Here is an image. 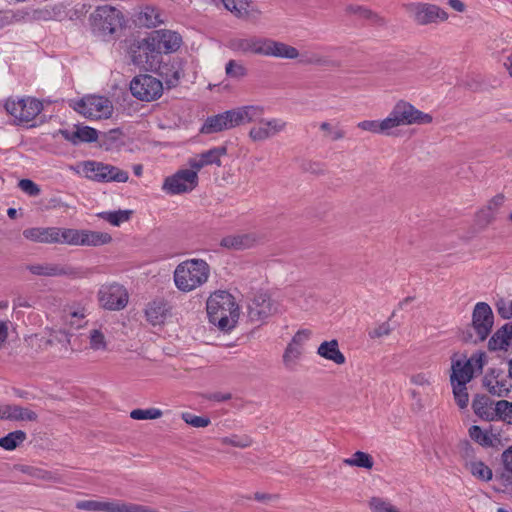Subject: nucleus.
Here are the masks:
<instances>
[{
  "instance_id": "obj_39",
  "label": "nucleus",
  "mask_w": 512,
  "mask_h": 512,
  "mask_svg": "<svg viewBox=\"0 0 512 512\" xmlns=\"http://www.w3.org/2000/svg\"><path fill=\"white\" fill-rule=\"evenodd\" d=\"M82 245L81 246H101L108 244L112 241L110 234L106 232L91 231L83 229L82 232Z\"/></svg>"
},
{
  "instance_id": "obj_2",
  "label": "nucleus",
  "mask_w": 512,
  "mask_h": 512,
  "mask_svg": "<svg viewBox=\"0 0 512 512\" xmlns=\"http://www.w3.org/2000/svg\"><path fill=\"white\" fill-rule=\"evenodd\" d=\"M210 277V266L198 258L187 259L179 263L173 273L176 288L189 293L204 285Z\"/></svg>"
},
{
  "instance_id": "obj_17",
  "label": "nucleus",
  "mask_w": 512,
  "mask_h": 512,
  "mask_svg": "<svg viewBox=\"0 0 512 512\" xmlns=\"http://www.w3.org/2000/svg\"><path fill=\"white\" fill-rule=\"evenodd\" d=\"M257 122L248 133L253 142L266 141L283 132L287 126V123L280 118L263 119L261 117Z\"/></svg>"
},
{
  "instance_id": "obj_62",
  "label": "nucleus",
  "mask_w": 512,
  "mask_h": 512,
  "mask_svg": "<svg viewBox=\"0 0 512 512\" xmlns=\"http://www.w3.org/2000/svg\"><path fill=\"white\" fill-rule=\"evenodd\" d=\"M506 201V197L504 194L499 193L496 194L494 197H492L486 206V210L490 213V218H493V216L499 211V209L504 205Z\"/></svg>"
},
{
  "instance_id": "obj_54",
  "label": "nucleus",
  "mask_w": 512,
  "mask_h": 512,
  "mask_svg": "<svg viewBox=\"0 0 512 512\" xmlns=\"http://www.w3.org/2000/svg\"><path fill=\"white\" fill-rule=\"evenodd\" d=\"M369 508L372 512H400L389 501L380 497H372L369 500Z\"/></svg>"
},
{
  "instance_id": "obj_18",
  "label": "nucleus",
  "mask_w": 512,
  "mask_h": 512,
  "mask_svg": "<svg viewBox=\"0 0 512 512\" xmlns=\"http://www.w3.org/2000/svg\"><path fill=\"white\" fill-rule=\"evenodd\" d=\"M310 335L311 331L308 329L299 330L288 343L283 353V364L287 369L293 370L296 368L303 355L304 344L310 338Z\"/></svg>"
},
{
  "instance_id": "obj_9",
  "label": "nucleus",
  "mask_w": 512,
  "mask_h": 512,
  "mask_svg": "<svg viewBox=\"0 0 512 512\" xmlns=\"http://www.w3.org/2000/svg\"><path fill=\"white\" fill-rule=\"evenodd\" d=\"M406 12L418 25L444 22L448 20V13L439 6L430 3L413 2L406 4Z\"/></svg>"
},
{
  "instance_id": "obj_44",
  "label": "nucleus",
  "mask_w": 512,
  "mask_h": 512,
  "mask_svg": "<svg viewBox=\"0 0 512 512\" xmlns=\"http://www.w3.org/2000/svg\"><path fill=\"white\" fill-rule=\"evenodd\" d=\"M26 438L27 435L24 431L16 430L10 432L6 436L0 438V447L8 451L14 450L22 444Z\"/></svg>"
},
{
  "instance_id": "obj_59",
  "label": "nucleus",
  "mask_w": 512,
  "mask_h": 512,
  "mask_svg": "<svg viewBox=\"0 0 512 512\" xmlns=\"http://www.w3.org/2000/svg\"><path fill=\"white\" fill-rule=\"evenodd\" d=\"M181 417L186 424L195 428L207 427L211 422L208 417L197 416L188 412L182 413Z\"/></svg>"
},
{
  "instance_id": "obj_14",
  "label": "nucleus",
  "mask_w": 512,
  "mask_h": 512,
  "mask_svg": "<svg viewBox=\"0 0 512 512\" xmlns=\"http://www.w3.org/2000/svg\"><path fill=\"white\" fill-rule=\"evenodd\" d=\"M34 275L46 277H68L71 279L83 276L81 268L66 263H37L27 266Z\"/></svg>"
},
{
  "instance_id": "obj_43",
  "label": "nucleus",
  "mask_w": 512,
  "mask_h": 512,
  "mask_svg": "<svg viewBox=\"0 0 512 512\" xmlns=\"http://www.w3.org/2000/svg\"><path fill=\"white\" fill-rule=\"evenodd\" d=\"M20 470L21 472L28 474L35 479L53 483L61 482L60 476L52 471L40 469L33 466H22Z\"/></svg>"
},
{
  "instance_id": "obj_46",
  "label": "nucleus",
  "mask_w": 512,
  "mask_h": 512,
  "mask_svg": "<svg viewBox=\"0 0 512 512\" xmlns=\"http://www.w3.org/2000/svg\"><path fill=\"white\" fill-rule=\"evenodd\" d=\"M292 301L302 309H309L316 302L315 296L312 292L304 289H297L294 291Z\"/></svg>"
},
{
  "instance_id": "obj_13",
  "label": "nucleus",
  "mask_w": 512,
  "mask_h": 512,
  "mask_svg": "<svg viewBox=\"0 0 512 512\" xmlns=\"http://www.w3.org/2000/svg\"><path fill=\"white\" fill-rule=\"evenodd\" d=\"M128 298L126 289L118 283L102 285L98 291L100 305L111 311L124 309L128 303Z\"/></svg>"
},
{
  "instance_id": "obj_36",
  "label": "nucleus",
  "mask_w": 512,
  "mask_h": 512,
  "mask_svg": "<svg viewBox=\"0 0 512 512\" xmlns=\"http://www.w3.org/2000/svg\"><path fill=\"white\" fill-rule=\"evenodd\" d=\"M465 467L473 477L480 481L489 482L493 478L492 469L482 461H466Z\"/></svg>"
},
{
  "instance_id": "obj_47",
  "label": "nucleus",
  "mask_w": 512,
  "mask_h": 512,
  "mask_svg": "<svg viewBox=\"0 0 512 512\" xmlns=\"http://www.w3.org/2000/svg\"><path fill=\"white\" fill-rule=\"evenodd\" d=\"M89 348L93 351H105L107 349V340L101 329H92L89 331Z\"/></svg>"
},
{
  "instance_id": "obj_15",
  "label": "nucleus",
  "mask_w": 512,
  "mask_h": 512,
  "mask_svg": "<svg viewBox=\"0 0 512 512\" xmlns=\"http://www.w3.org/2000/svg\"><path fill=\"white\" fill-rule=\"evenodd\" d=\"M266 41L267 37L243 35L230 38L226 46L236 53L264 56Z\"/></svg>"
},
{
  "instance_id": "obj_60",
  "label": "nucleus",
  "mask_w": 512,
  "mask_h": 512,
  "mask_svg": "<svg viewBox=\"0 0 512 512\" xmlns=\"http://www.w3.org/2000/svg\"><path fill=\"white\" fill-rule=\"evenodd\" d=\"M320 129L325 132V137L332 141H337L345 137V131L338 127H333L329 122H322Z\"/></svg>"
},
{
  "instance_id": "obj_55",
  "label": "nucleus",
  "mask_w": 512,
  "mask_h": 512,
  "mask_svg": "<svg viewBox=\"0 0 512 512\" xmlns=\"http://www.w3.org/2000/svg\"><path fill=\"white\" fill-rule=\"evenodd\" d=\"M301 63L314 66H330L333 62L327 57L317 53H304L301 55Z\"/></svg>"
},
{
  "instance_id": "obj_3",
  "label": "nucleus",
  "mask_w": 512,
  "mask_h": 512,
  "mask_svg": "<svg viewBox=\"0 0 512 512\" xmlns=\"http://www.w3.org/2000/svg\"><path fill=\"white\" fill-rule=\"evenodd\" d=\"M386 121L391 134L394 135V130L400 126L430 124L433 121V117L428 113L418 110L408 101L399 100L386 117Z\"/></svg>"
},
{
  "instance_id": "obj_20",
  "label": "nucleus",
  "mask_w": 512,
  "mask_h": 512,
  "mask_svg": "<svg viewBox=\"0 0 512 512\" xmlns=\"http://www.w3.org/2000/svg\"><path fill=\"white\" fill-rule=\"evenodd\" d=\"M224 7L235 17L246 21H257L261 10L251 0H222Z\"/></svg>"
},
{
  "instance_id": "obj_63",
  "label": "nucleus",
  "mask_w": 512,
  "mask_h": 512,
  "mask_svg": "<svg viewBox=\"0 0 512 512\" xmlns=\"http://www.w3.org/2000/svg\"><path fill=\"white\" fill-rule=\"evenodd\" d=\"M19 188L28 194L29 196H38L40 194V188L30 179H22L18 184Z\"/></svg>"
},
{
  "instance_id": "obj_48",
  "label": "nucleus",
  "mask_w": 512,
  "mask_h": 512,
  "mask_svg": "<svg viewBox=\"0 0 512 512\" xmlns=\"http://www.w3.org/2000/svg\"><path fill=\"white\" fill-rule=\"evenodd\" d=\"M130 210H118L114 212H101L98 216L114 226L127 222L131 216Z\"/></svg>"
},
{
  "instance_id": "obj_42",
  "label": "nucleus",
  "mask_w": 512,
  "mask_h": 512,
  "mask_svg": "<svg viewBox=\"0 0 512 512\" xmlns=\"http://www.w3.org/2000/svg\"><path fill=\"white\" fill-rule=\"evenodd\" d=\"M490 350H508L512 347L511 338L507 334V325L499 329L489 340Z\"/></svg>"
},
{
  "instance_id": "obj_37",
  "label": "nucleus",
  "mask_w": 512,
  "mask_h": 512,
  "mask_svg": "<svg viewBox=\"0 0 512 512\" xmlns=\"http://www.w3.org/2000/svg\"><path fill=\"white\" fill-rule=\"evenodd\" d=\"M103 172H101L100 177H98V182H119L124 183L127 182L129 176L128 173L124 170L119 169L116 166L105 164L101 167Z\"/></svg>"
},
{
  "instance_id": "obj_33",
  "label": "nucleus",
  "mask_w": 512,
  "mask_h": 512,
  "mask_svg": "<svg viewBox=\"0 0 512 512\" xmlns=\"http://www.w3.org/2000/svg\"><path fill=\"white\" fill-rule=\"evenodd\" d=\"M4 409V420L34 422L38 418L36 412L19 405H5Z\"/></svg>"
},
{
  "instance_id": "obj_19",
  "label": "nucleus",
  "mask_w": 512,
  "mask_h": 512,
  "mask_svg": "<svg viewBox=\"0 0 512 512\" xmlns=\"http://www.w3.org/2000/svg\"><path fill=\"white\" fill-rule=\"evenodd\" d=\"M493 312L487 303L479 302L475 305L472 315V326L479 341H484L493 327Z\"/></svg>"
},
{
  "instance_id": "obj_45",
  "label": "nucleus",
  "mask_w": 512,
  "mask_h": 512,
  "mask_svg": "<svg viewBox=\"0 0 512 512\" xmlns=\"http://www.w3.org/2000/svg\"><path fill=\"white\" fill-rule=\"evenodd\" d=\"M225 74L228 78L241 80L248 75V69L240 61L231 59L225 65Z\"/></svg>"
},
{
  "instance_id": "obj_4",
  "label": "nucleus",
  "mask_w": 512,
  "mask_h": 512,
  "mask_svg": "<svg viewBox=\"0 0 512 512\" xmlns=\"http://www.w3.org/2000/svg\"><path fill=\"white\" fill-rule=\"evenodd\" d=\"M75 506L90 512H160L150 506L114 499L81 500Z\"/></svg>"
},
{
  "instance_id": "obj_53",
  "label": "nucleus",
  "mask_w": 512,
  "mask_h": 512,
  "mask_svg": "<svg viewBox=\"0 0 512 512\" xmlns=\"http://www.w3.org/2000/svg\"><path fill=\"white\" fill-rule=\"evenodd\" d=\"M162 415L163 412L158 408L134 409L130 412V417L134 420H154Z\"/></svg>"
},
{
  "instance_id": "obj_29",
  "label": "nucleus",
  "mask_w": 512,
  "mask_h": 512,
  "mask_svg": "<svg viewBox=\"0 0 512 512\" xmlns=\"http://www.w3.org/2000/svg\"><path fill=\"white\" fill-rule=\"evenodd\" d=\"M145 315L150 324L159 325L170 315V307L164 300H154L147 305Z\"/></svg>"
},
{
  "instance_id": "obj_24",
  "label": "nucleus",
  "mask_w": 512,
  "mask_h": 512,
  "mask_svg": "<svg viewBox=\"0 0 512 512\" xmlns=\"http://www.w3.org/2000/svg\"><path fill=\"white\" fill-rule=\"evenodd\" d=\"M264 111L265 109L261 105H245L231 109L236 127L258 121L263 116Z\"/></svg>"
},
{
  "instance_id": "obj_34",
  "label": "nucleus",
  "mask_w": 512,
  "mask_h": 512,
  "mask_svg": "<svg viewBox=\"0 0 512 512\" xmlns=\"http://www.w3.org/2000/svg\"><path fill=\"white\" fill-rule=\"evenodd\" d=\"M139 22L147 28H155L164 23V20L161 17V11L154 6H144L139 15Z\"/></svg>"
},
{
  "instance_id": "obj_58",
  "label": "nucleus",
  "mask_w": 512,
  "mask_h": 512,
  "mask_svg": "<svg viewBox=\"0 0 512 512\" xmlns=\"http://www.w3.org/2000/svg\"><path fill=\"white\" fill-rule=\"evenodd\" d=\"M345 12L347 15H355L361 19H372L373 17H375L374 13L371 10L364 6L356 4L347 5L345 7Z\"/></svg>"
},
{
  "instance_id": "obj_6",
  "label": "nucleus",
  "mask_w": 512,
  "mask_h": 512,
  "mask_svg": "<svg viewBox=\"0 0 512 512\" xmlns=\"http://www.w3.org/2000/svg\"><path fill=\"white\" fill-rule=\"evenodd\" d=\"M162 50L155 32L138 43L137 49L132 50V62L145 69H153L159 62Z\"/></svg>"
},
{
  "instance_id": "obj_12",
  "label": "nucleus",
  "mask_w": 512,
  "mask_h": 512,
  "mask_svg": "<svg viewBox=\"0 0 512 512\" xmlns=\"http://www.w3.org/2000/svg\"><path fill=\"white\" fill-rule=\"evenodd\" d=\"M5 109L18 123H28L42 111L43 105L39 100L30 97L17 101L8 99Z\"/></svg>"
},
{
  "instance_id": "obj_32",
  "label": "nucleus",
  "mask_w": 512,
  "mask_h": 512,
  "mask_svg": "<svg viewBox=\"0 0 512 512\" xmlns=\"http://www.w3.org/2000/svg\"><path fill=\"white\" fill-rule=\"evenodd\" d=\"M317 354L337 365H343L346 362L344 354L339 349L338 341L335 339L322 342L317 349Z\"/></svg>"
},
{
  "instance_id": "obj_7",
  "label": "nucleus",
  "mask_w": 512,
  "mask_h": 512,
  "mask_svg": "<svg viewBox=\"0 0 512 512\" xmlns=\"http://www.w3.org/2000/svg\"><path fill=\"white\" fill-rule=\"evenodd\" d=\"M130 91L138 100L152 102L162 96L163 83L152 75L142 74L131 80Z\"/></svg>"
},
{
  "instance_id": "obj_40",
  "label": "nucleus",
  "mask_w": 512,
  "mask_h": 512,
  "mask_svg": "<svg viewBox=\"0 0 512 512\" xmlns=\"http://www.w3.org/2000/svg\"><path fill=\"white\" fill-rule=\"evenodd\" d=\"M82 232H83V230L58 227L56 243L67 244V245H72V246H81L82 245V240H81Z\"/></svg>"
},
{
  "instance_id": "obj_1",
  "label": "nucleus",
  "mask_w": 512,
  "mask_h": 512,
  "mask_svg": "<svg viewBox=\"0 0 512 512\" xmlns=\"http://www.w3.org/2000/svg\"><path fill=\"white\" fill-rule=\"evenodd\" d=\"M207 314L210 323L223 332H229L238 322L240 310L230 293L217 291L207 300Z\"/></svg>"
},
{
  "instance_id": "obj_10",
  "label": "nucleus",
  "mask_w": 512,
  "mask_h": 512,
  "mask_svg": "<svg viewBox=\"0 0 512 512\" xmlns=\"http://www.w3.org/2000/svg\"><path fill=\"white\" fill-rule=\"evenodd\" d=\"M75 110L91 119H107L113 113L112 102L103 96L89 95L75 105Z\"/></svg>"
},
{
  "instance_id": "obj_16",
  "label": "nucleus",
  "mask_w": 512,
  "mask_h": 512,
  "mask_svg": "<svg viewBox=\"0 0 512 512\" xmlns=\"http://www.w3.org/2000/svg\"><path fill=\"white\" fill-rule=\"evenodd\" d=\"M483 361L481 355H473L468 360H452L450 375L451 384H467L473 378L474 369L481 370Z\"/></svg>"
},
{
  "instance_id": "obj_57",
  "label": "nucleus",
  "mask_w": 512,
  "mask_h": 512,
  "mask_svg": "<svg viewBox=\"0 0 512 512\" xmlns=\"http://www.w3.org/2000/svg\"><path fill=\"white\" fill-rule=\"evenodd\" d=\"M411 384L421 387L423 389L432 386V374L430 372H418L410 376Z\"/></svg>"
},
{
  "instance_id": "obj_35",
  "label": "nucleus",
  "mask_w": 512,
  "mask_h": 512,
  "mask_svg": "<svg viewBox=\"0 0 512 512\" xmlns=\"http://www.w3.org/2000/svg\"><path fill=\"white\" fill-rule=\"evenodd\" d=\"M469 436L472 440L484 447H492L498 441V435L492 430H483L480 426L473 425L469 428Z\"/></svg>"
},
{
  "instance_id": "obj_26",
  "label": "nucleus",
  "mask_w": 512,
  "mask_h": 512,
  "mask_svg": "<svg viewBox=\"0 0 512 512\" xmlns=\"http://www.w3.org/2000/svg\"><path fill=\"white\" fill-rule=\"evenodd\" d=\"M154 32L162 53L170 54L180 49L183 40L178 32L169 29H159Z\"/></svg>"
},
{
  "instance_id": "obj_56",
  "label": "nucleus",
  "mask_w": 512,
  "mask_h": 512,
  "mask_svg": "<svg viewBox=\"0 0 512 512\" xmlns=\"http://www.w3.org/2000/svg\"><path fill=\"white\" fill-rule=\"evenodd\" d=\"M453 387V394L455 401L459 408L464 409L468 406L469 394L467 392L466 384H451Z\"/></svg>"
},
{
  "instance_id": "obj_50",
  "label": "nucleus",
  "mask_w": 512,
  "mask_h": 512,
  "mask_svg": "<svg viewBox=\"0 0 512 512\" xmlns=\"http://www.w3.org/2000/svg\"><path fill=\"white\" fill-rule=\"evenodd\" d=\"M104 166L103 162L97 161H84L81 163L82 172L86 178L92 181L98 182V177H100L103 169L101 167Z\"/></svg>"
},
{
  "instance_id": "obj_64",
  "label": "nucleus",
  "mask_w": 512,
  "mask_h": 512,
  "mask_svg": "<svg viewBox=\"0 0 512 512\" xmlns=\"http://www.w3.org/2000/svg\"><path fill=\"white\" fill-rule=\"evenodd\" d=\"M501 460L503 468L512 473V446L503 451Z\"/></svg>"
},
{
  "instance_id": "obj_23",
  "label": "nucleus",
  "mask_w": 512,
  "mask_h": 512,
  "mask_svg": "<svg viewBox=\"0 0 512 512\" xmlns=\"http://www.w3.org/2000/svg\"><path fill=\"white\" fill-rule=\"evenodd\" d=\"M231 110L208 117L201 128L203 134H212L235 128Z\"/></svg>"
},
{
  "instance_id": "obj_8",
  "label": "nucleus",
  "mask_w": 512,
  "mask_h": 512,
  "mask_svg": "<svg viewBox=\"0 0 512 512\" xmlns=\"http://www.w3.org/2000/svg\"><path fill=\"white\" fill-rule=\"evenodd\" d=\"M280 312V304L267 292L256 293L248 304V317L254 323H263Z\"/></svg>"
},
{
  "instance_id": "obj_52",
  "label": "nucleus",
  "mask_w": 512,
  "mask_h": 512,
  "mask_svg": "<svg viewBox=\"0 0 512 512\" xmlns=\"http://www.w3.org/2000/svg\"><path fill=\"white\" fill-rule=\"evenodd\" d=\"M227 149L224 146L215 147L208 151L202 153V158H204V162L208 165H221V157L226 155Z\"/></svg>"
},
{
  "instance_id": "obj_49",
  "label": "nucleus",
  "mask_w": 512,
  "mask_h": 512,
  "mask_svg": "<svg viewBox=\"0 0 512 512\" xmlns=\"http://www.w3.org/2000/svg\"><path fill=\"white\" fill-rule=\"evenodd\" d=\"M220 442L222 445H229L236 448L244 449L250 447L253 443V440L248 435L233 434L230 436L222 437L220 439Z\"/></svg>"
},
{
  "instance_id": "obj_27",
  "label": "nucleus",
  "mask_w": 512,
  "mask_h": 512,
  "mask_svg": "<svg viewBox=\"0 0 512 512\" xmlns=\"http://www.w3.org/2000/svg\"><path fill=\"white\" fill-rule=\"evenodd\" d=\"M256 242L257 236L254 233H241L222 238L220 245L227 249L244 250L253 247Z\"/></svg>"
},
{
  "instance_id": "obj_25",
  "label": "nucleus",
  "mask_w": 512,
  "mask_h": 512,
  "mask_svg": "<svg viewBox=\"0 0 512 512\" xmlns=\"http://www.w3.org/2000/svg\"><path fill=\"white\" fill-rule=\"evenodd\" d=\"M59 133L69 142L77 145L82 142H94L98 138L97 130L88 126L75 125L73 130H59Z\"/></svg>"
},
{
  "instance_id": "obj_21",
  "label": "nucleus",
  "mask_w": 512,
  "mask_h": 512,
  "mask_svg": "<svg viewBox=\"0 0 512 512\" xmlns=\"http://www.w3.org/2000/svg\"><path fill=\"white\" fill-rule=\"evenodd\" d=\"M483 386L494 396L506 397L511 389V379L507 377L501 370H492L483 378Z\"/></svg>"
},
{
  "instance_id": "obj_28",
  "label": "nucleus",
  "mask_w": 512,
  "mask_h": 512,
  "mask_svg": "<svg viewBox=\"0 0 512 512\" xmlns=\"http://www.w3.org/2000/svg\"><path fill=\"white\" fill-rule=\"evenodd\" d=\"M58 227H33L23 231V236L32 242L53 244L57 241Z\"/></svg>"
},
{
  "instance_id": "obj_30",
  "label": "nucleus",
  "mask_w": 512,
  "mask_h": 512,
  "mask_svg": "<svg viewBox=\"0 0 512 512\" xmlns=\"http://www.w3.org/2000/svg\"><path fill=\"white\" fill-rule=\"evenodd\" d=\"M474 413L483 420H496V402L486 395H478L472 402Z\"/></svg>"
},
{
  "instance_id": "obj_51",
  "label": "nucleus",
  "mask_w": 512,
  "mask_h": 512,
  "mask_svg": "<svg viewBox=\"0 0 512 512\" xmlns=\"http://www.w3.org/2000/svg\"><path fill=\"white\" fill-rule=\"evenodd\" d=\"M496 420H502L512 425V402L507 400H499L496 402Z\"/></svg>"
},
{
  "instance_id": "obj_61",
  "label": "nucleus",
  "mask_w": 512,
  "mask_h": 512,
  "mask_svg": "<svg viewBox=\"0 0 512 512\" xmlns=\"http://www.w3.org/2000/svg\"><path fill=\"white\" fill-rule=\"evenodd\" d=\"M392 327L388 321L382 322L375 327L369 329L368 336L371 339H378L390 335Z\"/></svg>"
},
{
  "instance_id": "obj_5",
  "label": "nucleus",
  "mask_w": 512,
  "mask_h": 512,
  "mask_svg": "<svg viewBox=\"0 0 512 512\" xmlns=\"http://www.w3.org/2000/svg\"><path fill=\"white\" fill-rule=\"evenodd\" d=\"M92 26L101 35H112L122 26V14L113 6H98L90 15Z\"/></svg>"
},
{
  "instance_id": "obj_22",
  "label": "nucleus",
  "mask_w": 512,
  "mask_h": 512,
  "mask_svg": "<svg viewBox=\"0 0 512 512\" xmlns=\"http://www.w3.org/2000/svg\"><path fill=\"white\" fill-rule=\"evenodd\" d=\"M264 57L294 60L300 57V52L294 46L267 37Z\"/></svg>"
},
{
  "instance_id": "obj_31",
  "label": "nucleus",
  "mask_w": 512,
  "mask_h": 512,
  "mask_svg": "<svg viewBox=\"0 0 512 512\" xmlns=\"http://www.w3.org/2000/svg\"><path fill=\"white\" fill-rule=\"evenodd\" d=\"M160 75L168 88L176 87L184 76V68L180 61L166 63L160 67Z\"/></svg>"
},
{
  "instance_id": "obj_41",
  "label": "nucleus",
  "mask_w": 512,
  "mask_h": 512,
  "mask_svg": "<svg viewBox=\"0 0 512 512\" xmlns=\"http://www.w3.org/2000/svg\"><path fill=\"white\" fill-rule=\"evenodd\" d=\"M343 463L350 467H357L370 470L374 466L373 457L366 452L356 451L350 458L343 460Z\"/></svg>"
},
{
  "instance_id": "obj_38",
  "label": "nucleus",
  "mask_w": 512,
  "mask_h": 512,
  "mask_svg": "<svg viewBox=\"0 0 512 512\" xmlns=\"http://www.w3.org/2000/svg\"><path fill=\"white\" fill-rule=\"evenodd\" d=\"M357 128L372 134L392 136L386 117L382 120H363L357 123Z\"/></svg>"
},
{
  "instance_id": "obj_11",
  "label": "nucleus",
  "mask_w": 512,
  "mask_h": 512,
  "mask_svg": "<svg viewBox=\"0 0 512 512\" xmlns=\"http://www.w3.org/2000/svg\"><path fill=\"white\" fill-rule=\"evenodd\" d=\"M198 181L196 171L180 169L164 179L162 190L170 195L190 193L197 187Z\"/></svg>"
}]
</instances>
